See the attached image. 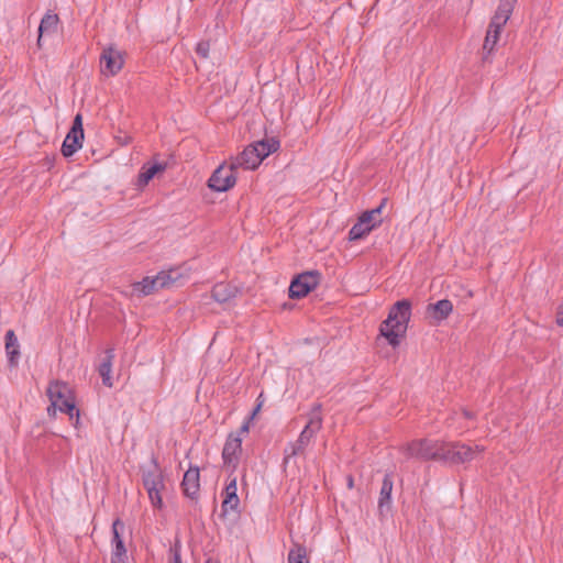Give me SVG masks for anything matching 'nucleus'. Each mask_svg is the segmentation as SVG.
Instances as JSON below:
<instances>
[{
	"mask_svg": "<svg viewBox=\"0 0 563 563\" xmlns=\"http://www.w3.org/2000/svg\"><path fill=\"white\" fill-rule=\"evenodd\" d=\"M410 317L411 303L409 300H399L390 308L387 319L379 328V332L391 346L399 345L400 338L407 331Z\"/></svg>",
	"mask_w": 563,
	"mask_h": 563,
	"instance_id": "1",
	"label": "nucleus"
},
{
	"mask_svg": "<svg viewBox=\"0 0 563 563\" xmlns=\"http://www.w3.org/2000/svg\"><path fill=\"white\" fill-rule=\"evenodd\" d=\"M322 428L321 405L313 406L308 415V422L300 432L297 440L289 442L284 449L283 464L287 465L290 461L303 454L311 440Z\"/></svg>",
	"mask_w": 563,
	"mask_h": 563,
	"instance_id": "2",
	"label": "nucleus"
},
{
	"mask_svg": "<svg viewBox=\"0 0 563 563\" xmlns=\"http://www.w3.org/2000/svg\"><path fill=\"white\" fill-rule=\"evenodd\" d=\"M46 394L51 401L47 407L49 417H55L56 412L60 411L67 413L70 419L76 418V426L79 423L80 412L76 408L75 398L68 384L60 380L51 382Z\"/></svg>",
	"mask_w": 563,
	"mask_h": 563,
	"instance_id": "3",
	"label": "nucleus"
},
{
	"mask_svg": "<svg viewBox=\"0 0 563 563\" xmlns=\"http://www.w3.org/2000/svg\"><path fill=\"white\" fill-rule=\"evenodd\" d=\"M278 147L279 142L274 139L269 141L255 142L246 146L243 152L230 159L232 162V167H235L236 169H255L265 157L277 151Z\"/></svg>",
	"mask_w": 563,
	"mask_h": 563,
	"instance_id": "4",
	"label": "nucleus"
},
{
	"mask_svg": "<svg viewBox=\"0 0 563 563\" xmlns=\"http://www.w3.org/2000/svg\"><path fill=\"white\" fill-rule=\"evenodd\" d=\"M517 0H500L494 16L490 20L488 30L485 36L483 51L485 52L484 59H487L496 44L499 41V35L511 16L515 3Z\"/></svg>",
	"mask_w": 563,
	"mask_h": 563,
	"instance_id": "5",
	"label": "nucleus"
},
{
	"mask_svg": "<svg viewBox=\"0 0 563 563\" xmlns=\"http://www.w3.org/2000/svg\"><path fill=\"white\" fill-rule=\"evenodd\" d=\"M143 486L154 508H163L162 492L165 489L164 475L155 460L150 468L142 472Z\"/></svg>",
	"mask_w": 563,
	"mask_h": 563,
	"instance_id": "6",
	"label": "nucleus"
},
{
	"mask_svg": "<svg viewBox=\"0 0 563 563\" xmlns=\"http://www.w3.org/2000/svg\"><path fill=\"white\" fill-rule=\"evenodd\" d=\"M484 451L485 448L478 444L468 445L462 442H450L444 444L441 461L452 464H463L473 461Z\"/></svg>",
	"mask_w": 563,
	"mask_h": 563,
	"instance_id": "7",
	"label": "nucleus"
},
{
	"mask_svg": "<svg viewBox=\"0 0 563 563\" xmlns=\"http://www.w3.org/2000/svg\"><path fill=\"white\" fill-rule=\"evenodd\" d=\"M445 442L433 440H415L408 443L404 449V453L408 457H416L421 460H440L444 452Z\"/></svg>",
	"mask_w": 563,
	"mask_h": 563,
	"instance_id": "8",
	"label": "nucleus"
},
{
	"mask_svg": "<svg viewBox=\"0 0 563 563\" xmlns=\"http://www.w3.org/2000/svg\"><path fill=\"white\" fill-rule=\"evenodd\" d=\"M384 202L377 208L363 212L360 216L357 222L350 229L349 239L352 241L363 239L373 229L379 225L382 222V219H379V214L382 212Z\"/></svg>",
	"mask_w": 563,
	"mask_h": 563,
	"instance_id": "9",
	"label": "nucleus"
},
{
	"mask_svg": "<svg viewBox=\"0 0 563 563\" xmlns=\"http://www.w3.org/2000/svg\"><path fill=\"white\" fill-rule=\"evenodd\" d=\"M235 167H232V162L229 165H220L210 176L208 186L218 192H224L232 188L236 183Z\"/></svg>",
	"mask_w": 563,
	"mask_h": 563,
	"instance_id": "10",
	"label": "nucleus"
},
{
	"mask_svg": "<svg viewBox=\"0 0 563 563\" xmlns=\"http://www.w3.org/2000/svg\"><path fill=\"white\" fill-rule=\"evenodd\" d=\"M84 129H82V115L77 113L73 121V126L67 133L63 145L62 153L65 157L74 155L82 146Z\"/></svg>",
	"mask_w": 563,
	"mask_h": 563,
	"instance_id": "11",
	"label": "nucleus"
},
{
	"mask_svg": "<svg viewBox=\"0 0 563 563\" xmlns=\"http://www.w3.org/2000/svg\"><path fill=\"white\" fill-rule=\"evenodd\" d=\"M319 284V274L317 272H306L298 275L289 286V297L299 299L307 296Z\"/></svg>",
	"mask_w": 563,
	"mask_h": 563,
	"instance_id": "12",
	"label": "nucleus"
},
{
	"mask_svg": "<svg viewBox=\"0 0 563 563\" xmlns=\"http://www.w3.org/2000/svg\"><path fill=\"white\" fill-rule=\"evenodd\" d=\"M124 58L121 51L110 46L100 56L101 73L106 76L117 75L123 67Z\"/></svg>",
	"mask_w": 563,
	"mask_h": 563,
	"instance_id": "13",
	"label": "nucleus"
},
{
	"mask_svg": "<svg viewBox=\"0 0 563 563\" xmlns=\"http://www.w3.org/2000/svg\"><path fill=\"white\" fill-rule=\"evenodd\" d=\"M112 539H111V563H126L128 555L126 549L123 543L122 533L124 531V523L120 519H115L112 523Z\"/></svg>",
	"mask_w": 563,
	"mask_h": 563,
	"instance_id": "14",
	"label": "nucleus"
},
{
	"mask_svg": "<svg viewBox=\"0 0 563 563\" xmlns=\"http://www.w3.org/2000/svg\"><path fill=\"white\" fill-rule=\"evenodd\" d=\"M241 453L242 438L239 434L230 433L222 450V459L224 464L232 467V470H235Z\"/></svg>",
	"mask_w": 563,
	"mask_h": 563,
	"instance_id": "15",
	"label": "nucleus"
},
{
	"mask_svg": "<svg viewBox=\"0 0 563 563\" xmlns=\"http://www.w3.org/2000/svg\"><path fill=\"white\" fill-rule=\"evenodd\" d=\"M200 474L198 467H189L185 473L181 487L187 497L196 498L200 489Z\"/></svg>",
	"mask_w": 563,
	"mask_h": 563,
	"instance_id": "16",
	"label": "nucleus"
},
{
	"mask_svg": "<svg viewBox=\"0 0 563 563\" xmlns=\"http://www.w3.org/2000/svg\"><path fill=\"white\" fill-rule=\"evenodd\" d=\"M224 499L222 501V509L224 512L236 510L240 504L238 497L236 477H232L227 484L224 489Z\"/></svg>",
	"mask_w": 563,
	"mask_h": 563,
	"instance_id": "17",
	"label": "nucleus"
},
{
	"mask_svg": "<svg viewBox=\"0 0 563 563\" xmlns=\"http://www.w3.org/2000/svg\"><path fill=\"white\" fill-rule=\"evenodd\" d=\"M393 487V476L391 474H386L383 478L378 498V509L380 512H383L385 509L388 510L390 508Z\"/></svg>",
	"mask_w": 563,
	"mask_h": 563,
	"instance_id": "18",
	"label": "nucleus"
},
{
	"mask_svg": "<svg viewBox=\"0 0 563 563\" xmlns=\"http://www.w3.org/2000/svg\"><path fill=\"white\" fill-rule=\"evenodd\" d=\"M113 358H114V350L113 349L107 350L106 357L100 363V365L98 367V372L102 378V383L107 387L113 386V382H112V377H111Z\"/></svg>",
	"mask_w": 563,
	"mask_h": 563,
	"instance_id": "19",
	"label": "nucleus"
},
{
	"mask_svg": "<svg viewBox=\"0 0 563 563\" xmlns=\"http://www.w3.org/2000/svg\"><path fill=\"white\" fill-rule=\"evenodd\" d=\"M58 15L52 12H47L41 20L38 26V38L37 43L41 45V40L44 34H52L56 32L58 25Z\"/></svg>",
	"mask_w": 563,
	"mask_h": 563,
	"instance_id": "20",
	"label": "nucleus"
},
{
	"mask_svg": "<svg viewBox=\"0 0 563 563\" xmlns=\"http://www.w3.org/2000/svg\"><path fill=\"white\" fill-rule=\"evenodd\" d=\"M236 296V289L228 284H217L211 291L214 301L223 303Z\"/></svg>",
	"mask_w": 563,
	"mask_h": 563,
	"instance_id": "21",
	"label": "nucleus"
},
{
	"mask_svg": "<svg viewBox=\"0 0 563 563\" xmlns=\"http://www.w3.org/2000/svg\"><path fill=\"white\" fill-rule=\"evenodd\" d=\"M428 310L432 312L433 318L437 321L446 319L453 311V305L448 299H442L435 303L429 305Z\"/></svg>",
	"mask_w": 563,
	"mask_h": 563,
	"instance_id": "22",
	"label": "nucleus"
},
{
	"mask_svg": "<svg viewBox=\"0 0 563 563\" xmlns=\"http://www.w3.org/2000/svg\"><path fill=\"white\" fill-rule=\"evenodd\" d=\"M154 277L156 280V285H158L159 288L163 289L176 284L180 278V273L177 269L163 271L159 272Z\"/></svg>",
	"mask_w": 563,
	"mask_h": 563,
	"instance_id": "23",
	"label": "nucleus"
},
{
	"mask_svg": "<svg viewBox=\"0 0 563 563\" xmlns=\"http://www.w3.org/2000/svg\"><path fill=\"white\" fill-rule=\"evenodd\" d=\"M132 287L133 291L141 296H147L161 289L159 286L156 285L155 277H145L141 282L134 283Z\"/></svg>",
	"mask_w": 563,
	"mask_h": 563,
	"instance_id": "24",
	"label": "nucleus"
},
{
	"mask_svg": "<svg viewBox=\"0 0 563 563\" xmlns=\"http://www.w3.org/2000/svg\"><path fill=\"white\" fill-rule=\"evenodd\" d=\"M164 165L162 164H154L152 166H143L140 174H139V177H137V185L140 187H144L146 186L150 180L158 173V172H162L164 170Z\"/></svg>",
	"mask_w": 563,
	"mask_h": 563,
	"instance_id": "25",
	"label": "nucleus"
},
{
	"mask_svg": "<svg viewBox=\"0 0 563 563\" xmlns=\"http://www.w3.org/2000/svg\"><path fill=\"white\" fill-rule=\"evenodd\" d=\"M5 350L10 363L14 364L15 358L19 355V342L13 330H9L5 333Z\"/></svg>",
	"mask_w": 563,
	"mask_h": 563,
	"instance_id": "26",
	"label": "nucleus"
},
{
	"mask_svg": "<svg viewBox=\"0 0 563 563\" xmlns=\"http://www.w3.org/2000/svg\"><path fill=\"white\" fill-rule=\"evenodd\" d=\"M288 563H310L307 549L303 545L295 544L288 552Z\"/></svg>",
	"mask_w": 563,
	"mask_h": 563,
	"instance_id": "27",
	"label": "nucleus"
},
{
	"mask_svg": "<svg viewBox=\"0 0 563 563\" xmlns=\"http://www.w3.org/2000/svg\"><path fill=\"white\" fill-rule=\"evenodd\" d=\"M210 51V44L209 42H199L196 47V52L198 55H200L202 58H207L209 56Z\"/></svg>",
	"mask_w": 563,
	"mask_h": 563,
	"instance_id": "28",
	"label": "nucleus"
},
{
	"mask_svg": "<svg viewBox=\"0 0 563 563\" xmlns=\"http://www.w3.org/2000/svg\"><path fill=\"white\" fill-rule=\"evenodd\" d=\"M250 419H247L242 426L241 428L239 429V431L235 433V434H239L241 438L242 435L249 433V430H250Z\"/></svg>",
	"mask_w": 563,
	"mask_h": 563,
	"instance_id": "29",
	"label": "nucleus"
},
{
	"mask_svg": "<svg viewBox=\"0 0 563 563\" xmlns=\"http://www.w3.org/2000/svg\"><path fill=\"white\" fill-rule=\"evenodd\" d=\"M556 323L563 327V303L559 307L556 314Z\"/></svg>",
	"mask_w": 563,
	"mask_h": 563,
	"instance_id": "30",
	"label": "nucleus"
},
{
	"mask_svg": "<svg viewBox=\"0 0 563 563\" xmlns=\"http://www.w3.org/2000/svg\"><path fill=\"white\" fill-rule=\"evenodd\" d=\"M261 406H262V404H258V405L256 406V408L253 410L252 415H251V416H250V418H249L250 420H252V419L256 416V413H257V412L260 411V409H261Z\"/></svg>",
	"mask_w": 563,
	"mask_h": 563,
	"instance_id": "31",
	"label": "nucleus"
},
{
	"mask_svg": "<svg viewBox=\"0 0 563 563\" xmlns=\"http://www.w3.org/2000/svg\"><path fill=\"white\" fill-rule=\"evenodd\" d=\"M173 563H181L180 555L178 553H175Z\"/></svg>",
	"mask_w": 563,
	"mask_h": 563,
	"instance_id": "32",
	"label": "nucleus"
},
{
	"mask_svg": "<svg viewBox=\"0 0 563 563\" xmlns=\"http://www.w3.org/2000/svg\"><path fill=\"white\" fill-rule=\"evenodd\" d=\"M347 486H349L350 488H352V487H353V478H352L351 476L347 478Z\"/></svg>",
	"mask_w": 563,
	"mask_h": 563,
	"instance_id": "33",
	"label": "nucleus"
},
{
	"mask_svg": "<svg viewBox=\"0 0 563 563\" xmlns=\"http://www.w3.org/2000/svg\"><path fill=\"white\" fill-rule=\"evenodd\" d=\"M464 416H465L466 418H472V415H471L468 411H466V410H464Z\"/></svg>",
	"mask_w": 563,
	"mask_h": 563,
	"instance_id": "34",
	"label": "nucleus"
}]
</instances>
